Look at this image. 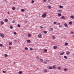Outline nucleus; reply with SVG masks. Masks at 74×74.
I'll return each mask as SVG.
<instances>
[{
    "label": "nucleus",
    "mask_w": 74,
    "mask_h": 74,
    "mask_svg": "<svg viewBox=\"0 0 74 74\" xmlns=\"http://www.w3.org/2000/svg\"><path fill=\"white\" fill-rule=\"evenodd\" d=\"M47 16V13H43L42 16V18H45Z\"/></svg>",
    "instance_id": "nucleus-1"
},
{
    "label": "nucleus",
    "mask_w": 74,
    "mask_h": 74,
    "mask_svg": "<svg viewBox=\"0 0 74 74\" xmlns=\"http://www.w3.org/2000/svg\"><path fill=\"white\" fill-rule=\"evenodd\" d=\"M38 38H42V36H41V35L40 34H39L38 36Z\"/></svg>",
    "instance_id": "nucleus-2"
},
{
    "label": "nucleus",
    "mask_w": 74,
    "mask_h": 74,
    "mask_svg": "<svg viewBox=\"0 0 74 74\" xmlns=\"http://www.w3.org/2000/svg\"><path fill=\"white\" fill-rule=\"evenodd\" d=\"M0 36L1 37H2V38H4V34H0Z\"/></svg>",
    "instance_id": "nucleus-3"
},
{
    "label": "nucleus",
    "mask_w": 74,
    "mask_h": 74,
    "mask_svg": "<svg viewBox=\"0 0 74 74\" xmlns=\"http://www.w3.org/2000/svg\"><path fill=\"white\" fill-rule=\"evenodd\" d=\"M64 26H65V27H69L68 25H67V24L66 23L64 24Z\"/></svg>",
    "instance_id": "nucleus-4"
},
{
    "label": "nucleus",
    "mask_w": 74,
    "mask_h": 74,
    "mask_svg": "<svg viewBox=\"0 0 74 74\" xmlns=\"http://www.w3.org/2000/svg\"><path fill=\"white\" fill-rule=\"evenodd\" d=\"M64 54V52H62V53H60V55H61V56L63 55Z\"/></svg>",
    "instance_id": "nucleus-5"
},
{
    "label": "nucleus",
    "mask_w": 74,
    "mask_h": 74,
    "mask_svg": "<svg viewBox=\"0 0 74 74\" xmlns=\"http://www.w3.org/2000/svg\"><path fill=\"white\" fill-rule=\"evenodd\" d=\"M28 37H32V35L30 34H28L27 35Z\"/></svg>",
    "instance_id": "nucleus-6"
},
{
    "label": "nucleus",
    "mask_w": 74,
    "mask_h": 74,
    "mask_svg": "<svg viewBox=\"0 0 74 74\" xmlns=\"http://www.w3.org/2000/svg\"><path fill=\"white\" fill-rule=\"evenodd\" d=\"M57 69L58 70H61V67L60 66L57 67Z\"/></svg>",
    "instance_id": "nucleus-7"
},
{
    "label": "nucleus",
    "mask_w": 74,
    "mask_h": 74,
    "mask_svg": "<svg viewBox=\"0 0 74 74\" xmlns=\"http://www.w3.org/2000/svg\"><path fill=\"white\" fill-rule=\"evenodd\" d=\"M61 18L62 19H65V17L64 16H62Z\"/></svg>",
    "instance_id": "nucleus-8"
},
{
    "label": "nucleus",
    "mask_w": 74,
    "mask_h": 74,
    "mask_svg": "<svg viewBox=\"0 0 74 74\" xmlns=\"http://www.w3.org/2000/svg\"><path fill=\"white\" fill-rule=\"evenodd\" d=\"M9 44L10 45H11L12 44V43L11 42H9Z\"/></svg>",
    "instance_id": "nucleus-9"
},
{
    "label": "nucleus",
    "mask_w": 74,
    "mask_h": 74,
    "mask_svg": "<svg viewBox=\"0 0 74 74\" xmlns=\"http://www.w3.org/2000/svg\"><path fill=\"white\" fill-rule=\"evenodd\" d=\"M62 11V10H58V12L59 13H61Z\"/></svg>",
    "instance_id": "nucleus-10"
},
{
    "label": "nucleus",
    "mask_w": 74,
    "mask_h": 74,
    "mask_svg": "<svg viewBox=\"0 0 74 74\" xmlns=\"http://www.w3.org/2000/svg\"><path fill=\"white\" fill-rule=\"evenodd\" d=\"M53 69H56V66H55V65H53Z\"/></svg>",
    "instance_id": "nucleus-11"
},
{
    "label": "nucleus",
    "mask_w": 74,
    "mask_h": 74,
    "mask_svg": "<svg viewBox=\"0 0 74 74\" xmlns=\"http://www.w3.org/2000/svg\"><path fill=\"white\" fill-rule=\"evenodd\" d=\"M70 52L69 51H66V54H67V55H69V54H70Z\"/></svg>",
    "instance_id": "nucleus-12"
},
{
    "label": "nucleus",
    "mask_w": 74,
    "mask_h": 74,
    "mask_svg": "<svg viewBox=\"0 0 74 74\" xmlns=\"http://www.w3.org/2000/svg\"><path fill=\"white\" fill-rule=\"evenodd\" d=\"M58 16H62V14L60 13H59L58 14Z\"/></svg>",
    "instance_id": "nucleus-13"
},
{
    "label": "nucleus",
    "mask_w": 74,
    "mask_h": 74,
    "mask_svg": "<svg viewBox=\"0 0 74 74\" xmlns=\"http://www.w3.org/2000/svg\"><path fill=\"white\" fill-rule=\"evenodd\" d=\"M49 31H53V28H51L49 29Z\"/></svg>",
    "instance_id": "nucleus-14"
},
{
    "label": "nucleus",
    "mask_w": 74,
    "mask_h": 74,
    "mask_svg": "<svg viewBox=\"0 0 74 74\" xmlns=\"http://www.w3.org/2000/svg\"><path fill=\"white\" fill-rule=\"evenodd\" d=\"M4 21L5 22H8V19H5Z\"/></svg>",
    "instance_id": "nucleus-15"
},
{
    "label": "nucleus",
    "mask_w": 74,
    "mask_h": 74,
    "mask_svg": "<svg viewBox=\"0 0 74 74\" xmlns=\"http://www.w3.org/2000/svg\"><path fill=\"white\" fill-rule=\"evenodd\" d=\"M47 7L48 8H49V9H51V6L50 5L48 6Z\"/></svg>",
    "instance_id": "nucleus-16"
},
{
    "label": "nucleus",
    "mask_w": 74,
    "mask_h": 74,
    "mask_svg": "<svg viewBox=\"0 0 74 74\" xmlns=\"http://www.w3.org/2000/svg\"><path fill=\"white\" fill-rule=\"evenodd\" d=\"M44 71L45 73H47V70L46 69H44Z\"/></svg>",
    "instance_id": "nucleus-17"
},
{
    "label": "nucleus",
    "mask_w": 74,
    "mask_h": 74,
    "mask_svg": "<svg viewBox=\"0 0 74 74\" xmlns=\"http://www.w3.org/2000/svg\"><path fill=\"white\" fill-rule=\"evenodd\" d=\"M54 49H56L57 48V47L56 46H53Z\"/></svg>",
    "instance_id": "nucleus-18"
},
{
    "label": "nucleus",
    "mask_w": 74,
    "mask_h": 74,
    "mask_svg": "<svg viewBox=\"0 0 74 74\" xmlns=\"http://www.w3.org/2000/svg\"><path fill=\"white\" fill-rule=\"evenodd\" d=\"M64 58H65V59H67V56H64Z\"/></svg>",
    "instance_id": "nucleus-19"
},
{
    "label": "nucleus",
    "mask_w": 74,
    "mask_h": 74,
    "mask_svg": "<svg viewBox=\"0 0 74 74\" xmlns=\"http://www.w3.org/2000/svg\"><path fill=\"white\" fill-rule=\"evenodd\" d=\"M39 60L41 62H43V60L42 59H40Z\"/></svg>",
    "instance_id": "nucleus-20"
},
{
    "label": "nucleus",
    "mask_w": 74,
    "mask_h": 74,
    "mask_svg": "<svg viewBox=\"0 0 74 74\" xmlns=\"http://www.w3.org/2000/svg\"><path fill=\"white\" fill-rule=\"evenodd\" d=\"M71 18H72V19H74V16H71Z\"/></svg>",
    "instance_id": "nucleus-21"
},
{
    "label": "nucleus",
    "mask_w": 74,
    "mask_h": 74,
    "mask_svg": "<svg viewBox=\"0 0 74 74\" xmlns=\"http://www.w3.org/2000/svg\"><path fill=\"white\" fill-rule=\"evenodd\" d=\"M10 29H13V26H12L11 25L10 26Z\"/></svg>",
    "instance_id": "nucleus-22"
},
{
    "label": "nucleus",
    "mask_w": 74,
    "mask_h": 74,
    "mask_svg": "<svg viewBox=\"0 0 74 74\" xmlns=\"http://www.w3.org/2000/svg\"><path fill=\"white\" fill-rule=\"evenodd\" d=\"M4 56L5 58H7L8 56V55L7 54H5Z\"/></svg>",
    "instance_id": "nucleus-23"
},
{
    "label": "nucleus",
    "mask_w": 74,
    "mask_h": 74,
    "mask_svg": "<svg viewBox=\"0 0 74 74\" xmlns=\"http://www.w3.org/2000/svg\"><path fill=\"white\" fill-rule=\"evenodd\" d=\"M22 71H20L18 72L19 74H22Z\"/></svg>",
    "instance_id": "nucleus-24"
},
{
    "label": "nucleus",
    "mask_w": 74,
    "mask_h": 74,
    "mask_svg": "<svg viewBox=\"0 0 74 74\" xmlns=\"http://www.w3.org/2000/svg\"><path fill=\"white\" fill-rule=\"evenodd\" d=\"M59 7L60 8H63V6L60 5Z\"/></svg>",
    "instance_id": "nucleus-25"
},
{
    "label": "nucleus",
    "mask_w": 74,
    "mask_h": 74,
    "mask_svg": "<svg viewBox=\"0 0 74 74\" xmlns=\"http://www.w3.org/2000/svg\"><path fill=\"white\" fill-rule=\"evenodd\" d=\"M43 33H44V34H47V32L46 31H43Z\"/></svg>",
    "instance_id": "nucleus-26"
},
{
    "label": "nucleus",
    "mask_w": 74,
    "mask_h": 74,
    "mask_svg": "<svg viewBox=\"0 0 74 74\" xmlns=\"http://www.w3.org/2000/svg\"><path fill=\"white\" fill-rule=\"evenodd\" d=\"M27 41L28 43H30V40H27Z\"/></svg>",
    "instance_id": "nucleus-27"
},
{
    "label": "nucleus",
    "mask_w": 74,
    "mask_h": 74,
    "mask_svg": "<svg viewBox=\"0 0 74 74\" xmlns=\"http://www.w3.org/2000/svg\"><path fill=\"white\" fill-rule=\"evenodd\" d=\"M25 50L27 51V50L28 49V48H27V47H25Z\"/></svg>",
    "instance_id": "nucleus-28"
},
{
    "label": "nucleus",
    "mask_w": 74,
    "mask_h": 74,
    "mask_svg": "<svg viewBox=\"0 0 74 74\" xmlns=\"http://www.w3.org/2000/svg\"><path fill=\"white\" fill-rule=\"evenodd\" d=\"M12 9L13 10H15V8L14 7H13L12 8Z\"/></svg>",
    "instance_id": "nucleus-29"
},
{
    "label": "nucleus",
    "mask_w": 74,
    "mask_h": 74,
    "mask_svg": "<svg viewBox=\"0 0 74 74\" xmlns=\"http://www.w3.org/2000/svg\"><path fill=\"white\" fill-rule=\"evenodd\" d=\"M44 52H47V49H45L44 50Z\"/></svg>",
    "instance_id": "nucleus-30"
},
{
    "label": "nucleus",
    "mask_w": 74,
    "mask_h": 74,
    "mask_svg": "<svg viewBox=\"0 0 74 74\" xmlns=\"http://www.w3.org/2000/svg\"><path fill=\"white\" fill-rule=\"evenodd\" d=\"M21 11L22 12H24V11H25V10L23 9H22L21 10Z\"/></svg>",
    "instance_id": "nucleus-31"
},
{
    "label": "nucleus",
    "mask_w": 74,
    "mask_h": 74,
    "mask_svg": "<svg viewBox=\"0 0 74 74\" xmlns=\"http://www.w3.org/2000/svg\"><path fill=\"white\" fill-rule=\"evenodd\" d=\"M68 45V43L66 42L65 43V46H67Z\"/></svg>",
    "instance_id": "nucleus-32"
},
{
    "label": "nucleus",
    "mask_w": 74,
    "mask_h": 74,
    "mask_svg": "<svg viewBox=\"0 0 74 74\" xmlns=\"http://www.w3.org/2000/svg\"><path fill=\"white\" fill-rule=\"evenodd\" d=\"M1 25H3V24H4V22L3 21H1Z\"/></svg>",
    "instance_id": "nucleus-33"
},
{
    "label": "nucleus",
    "mask_w": 74,
    "mask_h": 74,
    "mask_svg": "<svg viewBox=\"0 0 74 74\" xmlns=\"http://www.w3.org/2000/svg\"><path fill=\"white\" fill-rule=\"evenodd\" d=\"M69 23L70 24V25H71V24H72V22L70 21L69 22Z\"/></svg>",
    "instance_id": "nucleus-34"
},
{
    "label": "nucleus",
    "mask_w": 74,
    "mask_h": 74,
    "mask_svg": "<svg viewBox=\"0 0 74 74\" xmlns=\"http://www.w3.org/2000/svg\"><path fill=\"white\" fill-rule=\"evenodd\" d=\"M18 27H21V25H20L18 24Z\"/></svg>",
    "instance_id": "nucleus-35"
},
{
    "label": "nucleus",
    "mask_w": 74,
    "mask_h": 74,
    "mask_svg": "<svg viewBox=\"0 0 74 74\" xmlns=\"http://www.w3.org/2000/svg\"><path fill=\"white\" fill-rule=\"evenodd\" d=\"M40 29H43V28H44V27H43L42 26H40Z\"/></svg>",
    "instance_id": "nucleus-36"
},
{
    "label": "nucleus",
    "mask_w": 74,
    "mask_h": 74,
    "mask_svg": "<svg viewBox=\"0 0 74 74\" xmlns=\"http://www.w3.org/2000/svg\"><path fill=\"white\" fill-rule=\"evenodd\" d=\"M56 22H53V23L54 24V25H56Z\"/></svg>",
    "instance_id": "nucleus-37"
},
{
    "label": "nucleus",
    "mask_w": 74,
    "mask_h": 74,
    "mask_svg": "<svg viewBox=\"0 0 74 74\" xmlns=\"http://www.w3.org/2000/svg\"><path fill=\"white\" fill-rule=\"evenodd\" d=\"M12 22L13 23H15V21L14 20Z\"/></svg>",
    "instance_id": "nucleus-38"
},
{
    "label": "nucleus",
    "mask_w": 74,
    "mask_h": 74,
    "mask_svg": "<svg viewBox=\"0 0 74 74\" xmlns=\"http://www.w3.org/2000/svg\"><path fill=\"white\" fill-rule=\"evenodd\" d=\"M34 3V0L32 1V3Z\"/></svg>",
    "instance_id": "nucleus-39"
},
{
    "label": "nucleus",
    "mask_w": 74,
    "mask_h": 74,
    "mask_svg": "<svg viewBox=\"0 0 74 74\" xmlns=\"http://www.w3.org/2000/svg\"><path fill=\"white\" fill-rule=\"evenodd\" d=\"M52 69V66L49 67V69Z\"/></svg>",
    "instance_id": "nucleus-40"
},
{
    "label": "nucleus",
    "mask_w": 74,
    "mask_h": 74,
    "mask_svg": "<svg viewBox=\"0 0 74 74\" xmlns=\"http://www.w3.org/2000/svg\"><path fill=\"white\" fill-rule=\"evenodd\" d=\"M14 34H15V35H16V33L15 32H14Z\"/></svg>",
    "instance_id": "nucleus-41"
},
{
    "label": "nucleus",
    "mask_w": 74,
    "mask_h": 74,
    "mask_svg": "<svg viewBox=\"0 0 74 74\" xmlns=\"http://www.w3.org/2000/svg\"><path fill=\"white\" fill-rule=\"evenodd\" d=\"M64 71H67V69L66 68L64 69Z\"/></svg>",
    "instance_id": "nucleus-42"
},
{
    "label": "nucleus",
    "mask_w": 74,
    "mask_h": 74,
    "mask_svg": "<svg viewBox=\"0 0 74 74\" xmlns=\"http://www.w3.org/2000/svg\"><path fill=\"white\" fill-rule=\"evenodd\" d=\"M44 63L45 64H47V62H44Z\"/></svg>",
    "instance_id": "nucleus-43"
},
{
    "label": "nucleus",
    "mask_w": 74,
    "mask_h": 74,
    "mask_svg": "<svg viewBox=\"0 0 74 74\" xmlns=\"http://www.w3.org/2000/svg\"><path fill=\"white\" fill-rule=\"evenodd\" d=\"M30 50H31V51H33V49L32 48H30Z\"/></svg>",
    "instance_id": "nucleus-44"
},
{
    "label": "nucleus",
    "mask_w": 74,
    "mask_h": 74,
    "mask_svg": "<svg viewBox=\"0 0 74 74\" xmlns=\"http://www.w3.org/2000/svg\"><path fill=\"white\" fill-rule=\"evenodd\" d=\"M53 39H55V36H53Z\"/></svg>",
    "instance_id": "nucleus-45"
},
{
    "label": "nucleus",
    "mask_w": 74,
    "mask_h": 74,
    "mask_svg": "<svg viewBox=\"0 0 74 74\" xmlns=\"http://www.w3.org/2000/svg\"><path fill=\"white\" fill-rule=\"evenodd\" d=\"M46 1H47L46 0H43L44 2H46Z\"/></svg>",
    "instance_id": "nucleus-46"
},
{
    "label": "nucleus",
    "mask_w": 74,
    "mask_h": 74,
    "mask_svg": "<svg viewBox=\"0 0 74 74\" xmlns=\"http://www.w3.org/2000/svg\"><path fill=\"white\" fill-rule=\"evenodd\" d=\"M5 3H7V0H5L4 1Z\"/></svg>",
    "instance_id": "nucleus-47"
},
{
    "label": "nucleus",
    "mask_w": 74,
    "mask_h": 74,
    "mask_svg": "<svg viewBox=\"0 0 74 74\" xmlns=\"http://www.w3.org/2000/svg\"><path fill=\"white\" fill-rule=\"evenodd\" d=\"M37 59H39V58H40V57L39 56L37 57L36 58Z\"/></svg>",
    "instance_id": "nucleus-48"
},
{
    "label": "nucleus",
    "mask_w": 74,
    "mask_h": 74,
    "mask_svg": "<svg viewBox=\"0 0 74 74\" xmlns=\"http://www.w3.org/2000/svg\"><path fill=\"white\" fill-rule=\"evenodd\" d=\"M59 27H62L63 26L62 25H59Z\"/></svg>",
    "instance_id": "nucleus-49"
},
{
    "label": "nucleus",
    "mask_w": 74,
    "mask_h": 74,
    "mask_svg": "<svg viewBox=\"0 0 74 74\" xmlns=\"http://www.w3.org/2000/svg\"><path fill=\"white\" fill-rule=\"evenodd\" d=\"M58 25H60V23H58Z\"/></svg>",
    "instance_id": "nucleus-50"
},
{
    "label": "nucleus",
    "mask_w": 74,
    "mask_h": 74,
    "mask_svg": "<svg viewBox=\"0 0 74 74\" xmlns=\"http://www.w3.org/2000/svg\"><path fill=\"white\" fill-rule=\"evenodd\" d=\"M9 49H11V47H9Z\"/></svg>",
    "instance_id": "nucleus-51"
},
{
    "label": "nucleus",
    "mask_w": 74,
    "mask_h": 74,
    "mask_svg": "<svg viewBox=\"0 0 74 74\" xmlns=\"http://www.w3.org/2000/svg\"><path fill=\"white\" fill-rule=\"evenodd\" d=\"M3 73H5V71H3Z\"/></svg>",
    "instance_id": "nucleus-52"
},
{
    "label": "nucleus",
    "mask_w": 74,
    "mask_h": 74,
    "mask_svg": "<svg viewBox=\"0 0 74 74\" xmlns=\"http://www.w3.org/2000/svg\"><path fill=\"white\" fill-rule=\"evenodd\" d=\"M71 33H72V34H73V33H74V32H71Z\"/></svg>",
    "instance_id": "nucleus-53"
},
{
    "label": "nucleus",
    "mask_w": 74,
    "mask_h": 74,
    "mask_svg": "<svg viewBox=\"0 0 74 74\" xmlns=\"http://www.w3.org/2000/svg\"><path fill=\"white\" fill-rule=\"evenodd\" d=\"M2 45H2V44H0V47H2Z\"/></svg>",
    "instance_id": "nucleus-54"
},
{
    "label": "nucleus",
    "mask_w": 74,
    "mask_h": 74,
    "mask_svg": "<svg viewBox=\"0 0 74 74\" xmlns=\"http://www.w3.org/2000/svg\"><path fill=\"white\" fill-rule=\"evenodd\" d=\"M48 1L49 2H50V1H51V0H48Z\"/></svg>",
    "instance_id": "nucleus-55"
},
{
    "label": "nucleus",
    "mask_w": 74,
    "mask_h": 74,
    "mask_svg": "<svg viewBox=\"0 0 74 74\" xmlns=\"http://www.w3.org/2000/svg\"><path fill=\"white\" fill-rule=\"evenodd\" d=\"M8 14H10V12H8Z\"/></svg>",
    "instance_id": "nucleus-56"
},
{
    "label": "nucleus",
    "mask_w": 74,
    "mask_h": 74,
    "mask_svg": "<svg viewBox=\"0 0 74 74\" xmlns=\"http://www.w3.org/2000/svg\"><path fill=\"white\" fill-rule=\"evenodd\" d=\"M26 23H27V21H26L25 22Z\"/></svg>",
    "instance_id": "nucleus-57"
},
{
    "label": "nucleus",
    "mask_w": 74,
    "mask_h": 74,
    "mask_svg": "<svg viewBox=\"0 0 74 74\" xmlns=\"http://www.w3.org/2000/svg\"><path fill=\"white\" fill-rule=\"evenodd\" d=\"M14 4H15V2L14 3Z\"/></svg>",
    "instance_id": "nucleus-58"
},
{
    "label": "nucleus",
    "mask_w": 74,
    "mask_h": 74,
    "mask_svg": "<svg viewBox=\"0 0 74 74\" xmlns=\"http://www.w3.org/2000/svg\"><path fill=\"white\" fill-rule=\"evenodd\" d=\"M37 70H39V69H37Z\"/></svg>",
    "instance_id": "nucleus-59"
},
{
    "label": "nucleus",
    "mask_w": 74,
    "mask_h": 74,
    "mask_svg": "<svg viewBox=\"0 0 74 74\" xmlns=\"http://www.w3.org/2000/svg\"><path fill=\"white\" fill-rule=\"evenodd\" d=\"M73 55L74 56V53H73Z\"/></svg>",
    "instance_id": "nucleus-60"
}]
</instances>
